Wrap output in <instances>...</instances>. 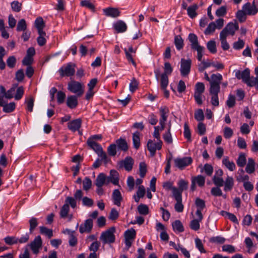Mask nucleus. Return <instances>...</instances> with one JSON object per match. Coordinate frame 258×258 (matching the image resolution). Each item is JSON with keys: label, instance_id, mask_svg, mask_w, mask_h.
Returning <instances> with one entry per match:
<instances>
[{"label": "nucleus", "instance_id": "21", "mask_svg": "<svg viewBox=\"0 0 258 258\" xmlns=\"http://www.w3.org/2000/svg\"><path fill=\"white\" fill-rule=\"evenodd\" d=\"M77 97V95H70L67 97L66 103L69 108L74 109L77 107L78 104Z\"/></svg>", "mask_w": 258, "mask_h": 258}, {"label": "nucleus", "instance_id": "47", "mask_svg": "<svg viewBox=\"0 0 258 258\" xmlns=\"http://www.w3.org/2000/svg\"><path fill=\"white\" fill-rule=\"evenodd\" d=\"M207 47L212 53H215L217 52L216 42L214 40H210L207 44Z\"/></svg>", "mask_w": 258, "mask_h": 258}, {"label": "nucleus", "instance_id": "61", "mask_svg": "<svg viewBox=\"0 0 258 258\" xmlns=\"http://www.w3.org/2000/svg\"><path fill=\"white\" fill-rule=\"evenodd\" d=\"M29 224H30V228H29L30 232H32L38 224V221H37V219L35 217L31 218L29 220Z\"/></svg>", "mask_w": 258, "mask_h": 258}, {"label": "nucleus", "instance_id": "16", "mask_svg": "<svg viewBox=\"0 0 258 258\" xmlns=\"http://www.w3.org/2000/svg\"><path fill=\"white\" fill-rule=\"evenodd\" d=\"M134 164L133 159L131 157L127 156L119 162V166L120 167H123L126 171H130L133 169Z\"/></svg>", "mask_w": 258, "mask_h": 258}, {"label": "nucleus", "instance_id": "56", "mask_svg": "<svg viewBox=\"0 0 258 258\" xmlns=\"http://www.w3.org/2000/svg\"><path fill=\"white\" fill-rule=\"evenodd\" d=\"M138 85L139 82L135 78H133V79L131 80V82L130 84V91L132 93L134 92L138 89Z\"/></svg>", "mask_w": 258, "mask_h": 258}, {"label": "nucleus", "instance_id": "1", "mask_svg": "<svg viewBox=\"0 0 258 258\" xmlns=\"http://www.w3.org/2000/svg\"><path fill=\"white\" fill-rule=\"evenodd\" d=\"M173 71L170 63L166 62L164 63V73L160 75L161 71L160 68H157L154 70L155 78L157 81L159 80L160 76V84L163 88H165L167 84H169L168 76L170 75Z\"/></svg>", "mask_w": 258, "mask_h": 258}, {"label": "nucleus", "instance_id": "57", "mask_svg": "<svg viewBox=\"0 0 258 258\" xmlns=\"http://www.w3.org/2000/svg\"><path fill=\"white\" fill-rule=\"evenodd\" d=\"M216 28V24L214 22L210 23L206 29L205 30L204 33L206 35H209L213 33Z\"/></svg>", "mask_w": 258, "mask_h": 258}, {"label": "nucleus", "instance_id": "5", "mask_svg": "<svg viewBox=\"0 0 258 258\" xmlns=\"http://www.w3.org/2000/svg\"><path fill=\"white\" fill-rule=\"evenodd\" d=\"M223 79L222 76L219 73L212 74L209 81L210 87L209 91L217 92L220 90V84Z\"/></svg>", "mask_w": 258, "mask_h": 258}, {"label": "nucleus", "instance_id": "11", "mask_svg": "<svg viewBox=\"0 0 258 258\" xmlns=\"http://www.w3.org/2000/svg\"><path fill=\"white\" fill-rule=\"evenodd\" d=\"M178 188L175 187L173 189V195L182 196V193L183 190L188 188V182L183 179L179 180L177 183Z\"/></svg>", "mask_w": 258, "mask_h": 258}, {"label": "nucleus", "instance_id": "34", "mask_svg": "<svg viewBox=\"0 0 258 258\" xmlns=\"http://www.w3.org/2000/svg\"><path fill=\"white\" fill-rule=\"evenodd\" d=\"M161 118L159 120L166 121L168 117V113L169 112L168 108L166 106L161 107L159 109Z\"/></svg>", "mask_w": 258, "mask_h": 258}, {"label": "nucleus", "instance_id": "58", "mask_svg": "<svg viewBox=\"0 0 258 258\" xmlns=\"http://www.w3.org/2000/svg\"><path fill=\"white\" fill-rule=\"evenodd\" d=\"M140 176L144 177L147 172V165L145 162H141L139 165Z\"/></svg>", "mask_w": 258, "mask_h": 258}, {"label": "nucleus", "instance_id": "20", "mask_svg": "<svg viewBox=\"0 0 258 258\" xmlns=\"http://www.w3.org/2000/svg\"><path fill=\"white\" fill-rule=\"evenodd\" d=\"M104 15L107 17L116 18L120 15V12L117 8L109 7L103 10Z\"/></svg>", "mask_w": 258, "mask_h": 258}, {"label": "nucleus", "instance_id": "3", "mask_svg": "<svg viewBox=\"0 0 258 258\" xmlns=\"http://www.w3.org/2000/svg\"><path fill=\"white\" fill-rule=\"evenodd\" d=\"M115 231L114 227H111L107 230L102 232L100 239L104 244L112 243L115 241V237L114 234Z\"/></svg>", "mask_w": 258, "mask_h": 258}, {"label": "nucleus", "instance_id": "13", "mask_svg": "<svg viewBox=\"0 0 258 258\" xmlns=\"http://www.w3.org/2000/svg\"><path fill=\"white\" fill-rule=\"evenodd\" d=\"M93 226V221L91 218H89L81 224L79 227V232L81 233H90Z\"/></svg>", "mask_w": 258, "mask_h": 258}, {"label": "nucleus", "instance_id": "36", "mask_svg": "<svg viewBox=\"0 0 258 258\" xmlns=\"http://www.w3.org/2000/svg\"><path fill=\"white\" fill-rule=\"evenodd\" d=\"M246 163L245 155L244 153H240L236 160L237 165L240 167H243Z\"/></svg>", "mask_w": 258, "mask_h": 258}, {"label": "nucleus", "instance_id": "4", "mask_svg": "<svg viewBox=\"0 0 258 258\" xmlns=\"http://www.w3.org/2000/svg\"><path fill=\"white\" fill-rule=\"evenodd\" d=\"M76 65L73 62H69L62 66L58 70L60 76L63 77H72L75 75Z\"/></svg>", "mask_w": 258, "mask_h": 258}, {"label": "nucleus", "instance_id": "39", "mask_svg": "<svg viewBox=\"0 0 258 258\" xmlns=\"http://www.w3.org/2000/svg\"><path fill=\"white\" fill-rule=\"evenodd\" d=\"M138 212L143 215H147L149 213V209L146 205L141 204H140L137 208Z\"/></svg>", "mask_w": 258, "mask_h": 258}, {"label": "nucleus", "instance_id": "2", "mask_svg": "<svg viewBox=\"0 0 258 258\" xmlns=\"http://www.w3.org/2000/svg\"><path fill=\"white\" fill-rule=\"evenodd\" d=\"M87 143L88 146L93 150L98 156L101 158V160L103 161L105 164L108 162L109 160H108L107 155L103 150L100 145L95 141H92L91 139H88Z\"/></svg>", "mask_w": 258, "mask_h": 258}, {"label": "nucleus", "instance_id": "9", "mask_svg": "<svg viewBox=\"0 0 258 258\" xmlns=\"http://www.w3.org/2000/svg\"><path fill=\"white\" fill-rule=\"evenodd\" d=\"M136 235V230L132 228L126 230L124 233L125 244L127 248L131 246L133 241L135 239Z\"/></svg>", "mask_w": 258, "mask_h": 258}, {"label": "nucleus", "instance_id": "59", "mask_svg": "<svg viewBox=\"0 0 258 258\" xmlns=\"http://www.w3.org/2000/svg\"><path fill=\"white\" fill-rule=\"evenodd\" d=\"M205 90V85L203 83L198 82L195 85V93H203Z\"/></svg>", "mask_w": 258, "mask_h": 258}, {"label": "nucleus", "instance_id": "32", "mask_svg": "<svg viewBox=\"0 0 258 258\" xmlns=\"http://www.w3.org/2000/svg\"><path fill=\"white\" fill-rule=\"evenodd\" d=\"M173 229L174 231L182 232L184 231L183 226L179 220H176L172 224Z\"/></svg>", "mask_w": 258, "mask_h": 258}, {"label": "nucleus", "instance_id": "35", "mask_svg": "<svg viewBox=\"0 0 258 258\" xmlns=\"http://www.w3.org/2000/svg\"><path fill=\"white\" fill-rule=\"evenodd\" d=\"M210 94L212 95L211 98V103L214 106H218L219 104V98H218V93L220 92V90H218L217 92H212L211 91H209Z\"/></svg>", "mask_w": 258, "mask_h": 258}, {"label": "nucleus", "instance_id": "49", "mask_svg": "<svg viewBox=\"0 0 258 258\" xmlns=\"http://www.w3.org/2000/svg\"><path fill=\"white\" fill-rule=\"evenodd\" d=\"M171 125H169L168 131L163 135L164 141L168 144L172 143V138L170 133Z\"/></svg>", "mask_w": 258, "mask_h": 258}, {"label": "nucleus", "instance_id": "22", "mask_svg": "<svg viewBox=\"0 0 258 258\" xmlns=\"http://www.w3.org/2000/svg\"><path fill=\"white\" fill-rule=\"evenodd\" d=\"M113 28L117 33H123L126 31L127 25L124 22L118 20L113 24Z\"/></svg>", "mask_w": 258, "mask_h": 258}, {"label": "nucleus", "instance_id": "50", "mask_svg": "<svg viewBox=\"0 0 258 258\" xmlns=\"http://www.w3.org/2000/svg\"><path fill=\"white\" fill-rule=\"evenodd\" d=\"M226 37L227 36L220 34L221 47L224 50H227L229 48V45L226 41Z\"/></svg>", "mask_w": 258, "mask_h": 258}, {"label": "nucleus", "instance_id": "10", "mask_svg": "<svg viewBox=\"0 0 258 258\" xmlns=\"http://www.w3.org/2000/svg\"><path fill=\"white\" fill-rule=\"evenodd\" d=\"M191 64V60L190 59H185L181 58L180 69L181 76L185 77L189 74L190 71Z\"/></svg>", "mask_w": 258, "mask_h": 258}, {"label": "nucleus", "instance_id": "63", "mask_svg": "<svg viewBox=\"0 0 258 258\" xmlns=\"http://www.w3.org/2000/svg\"><path fill=\"white\" fill-rule=\"evenodd\" d=\"M148 121L151 125H155L158 122V119L157 116L154 113L150 114L148 117Z\"/></svg>", "mask_w": 258, "mask_h": 258}, {"label": "nucleus", "instance_id": "43", "mask_svg": "<svg viewBox=\"0 0 258 258\" xmlns=\"http://www.w3.org/2000/svg\"><path fill=\"white\" fill-rule=\"evenodd\" d=\"M174 44L178 50H180L183 46V40L180 35H177L175 37Z\"/></svg>", "mask_w": 258, "mask_h": 258}, {"label": "nucleus", "instance_id": "19", "mask_svg": "<svg viewBox=\"0 0 258 258\" xmlns=\"http://www.w3.org/2000/svg\"><path fill=\"white\" fill-rule=\"evenodd\" d=\"M82 119L81 118H77L69 122L68 127L71 131L75 132L80 129Z\"/></svg>", "mask_w": 258, "mask_h": 258}, {"label": "nucleus", "instance_id": "45", "mask_svg": "<svg viewBox=\"0 0 258 258\" xmlns=\"http://www.w3.org/2000/svg\"><path fill=\"white\" fill-rule=\"evenodd\" d=\"M26 29L27 24L25 20L24 19H21L18 23L17 26V31L18 32L24 31L26 30Z\"/></svg>", "mask_w": 258, "mask_h": 258}, {"label": "nucleus", "instance_id": "17", "mask_svg": "<svg viewBox=\"0 0 258 258\" xmlns=\"http://www.w3.org/2000/svg\"><path fill=\"white\" fill-rule=\"evenodd\" d=\"M243 10L248 15H255L258 12V8L256 5H251L249 3L245 4L243 6Z\"/></svg>", "mask_w": 258, "mask_h": 258}, {"label": "nucleus", "instance_id": "41", "mask_svg": "<svg viewBox=\"0 0 258 258\" xmlns=\"http://www.w3.org/2000/svg\"><path fill=\"white\" fill-rule=\"evenodd\" d=\"M245 82L247 86L249 87L256 86V89L258 90V78L257 77H250Z\"/></svg>", "mask_w": 258, "mask_h": 258}, {"label": "nucleus", "instance_id": "6", "mask_svg": "<svg viewBox=\"0 0 258 258\" xmlns=\"http://www.w3.org/2000/svg\"><path fill=\"white\" fill-rule=\"evenodd\" d=\"M68 89L71 92L76 94L79 97L81 96L84 93L83 85L75 80H71L68 83Z\"/></svg>", "mask_w": 258, "mask_h": 258}, {"label": "nucleus", "instance_id": "31", "mask_svg": "<svg viewBox=\"0 0 258 258\" xmlns=\"http://www.w3.org/2000/svg\"><path fill=\"white\" fill-rule=\"evenodd\" d=\"M222 163L230 171H233L235 169L236 166L233 161H229L228 157H224L222 160Z\"/></svg>", "mask_w": 258, "mask_h": 258}, {"label": "nucleus", "instance_id": "18", "mask_svg": "<svg viewBox=\"0 0 258 258\" xmlns=\"http://www.w3.org/2000/svg\"><path fill=\"white\" fill-rule=\"evenodd\" d=\"M235 72V77L239 80L241 79L245 83L250 76V71L248 69H245L243 71L236 70Z\"/></svg>", "mask_w": 258, "mask_h": 258}, {"label": "nucleus", "instance_id": "23", "mask_svg": "<svg viewBox=\"0 0 258 258\" xmlns=\"http://www.w3.org/2000/svg\"><path fill=\"white\" fill-rule=\"evenodd\" d=\"M112 198L114 204L117 206H120L121 202L122 200V197L118 189H116L113 190L112 195Z\"/></svg>", "mask_w": 258, "mask_h": 258}, {"label": "nucleus", "instance_id": "48", "mask_svg": "<svg viewBox=\"0 0 258 258\" xmlns=\"http://www.w3.org/2000/svg\"><path fill=\"white\" fill-rule=\"evenodd\" d=\"M70 211L69 206L67 204H64L61 207L60 211V216L61 218H65L67 217Z\"/></svg>", "mask_w": 258, "mask_h": 258}, {"label": "nucleus", "instance_id": "51", "mask_svg": "<svg viewBox=\"0 0 258 258\" xmlns=\"http://www.w3.org/2000/svg\"><path fill=\"white\" fill-rule=\"evenodd\" d=\"M57 95H56V98H57V103L59 104H62L64 103L66 95V94L61 91H57Z\"/></svg>", "mask_w": 258, "mask_h": 258}, {"label": "nucleus", "instance_id": "60", "mask_svg": "<svg viewBox=\"0 0 258 258\" xmlns=\"http://www.w3.org/2000/svg\"><path fill=\"white\" fill-rule=\"evenodd\" d=\"M201 222V221L198 220V219H194L192 221H191L190 223V228L195 230L197 231L200 229V222Z\"/></svg>", "mask_w": 258, "mask_h": 258}, {"label": "nucleus", "instance_id": "28", "mask_svg": "<svg viewBox=\"0 0 258 258\" xmlns=\"http://www.w3.org/2000/svg\"><path fill=\"white\" fill-rule=\"evenodd\" d=\"M255 171V162L254 160L251 158L248 159V162L246 164L245 168V171L248 174H251Z\"/></svg>", "mask_w": 258, "mask_h": 258}, {"label": "nucleus", "instance_id": "15", "mask_svg": "<svg viewBox=\"0 0 258 258\" xmlns=\"http://www.w3.org/2000/svg\"><path fill=\"white\" fill-rule=\"evenodd\" d=\"M107 183H112L114 185L119 184V173L115 170H111L109 176H106Z\"/></svg>", "mask_w": 258, "mask_h": 258}, {"label": "nucleus", "instance_id": "42", "mask_svg": "<svg viewBox=\"0 0 258 258\" xmlns=\"http://www.w3.org/2000/svg\"><path fill=\"white\" fill-rule=\"evenodd\" d=\"M40 232L41 234L47 236L49 238H50L53 236L52 230L48 229L45 226L40 227Z\"/></svg>", "mask_w": 258, "mask_h": 258}, {"label": "nucleus", "instance_id": "38", "mask_svg": "<svg viewBox=\"0 0 258 258\" xmlns=\"http://www.w3.org/2000/svg\"><path fill=\"white\" fill-rule=\"evenodd\" d=\"M3 107L4 112L6 113H10L15 110L16 108V104L15 102L5 103Z\"/></svg>", "mask_w": 258, "mask_h": 258}, {"label": "nucleus", "instance_id": "8", "mask_svg": "<svg viewBox=\"0 0 258 258\" xmlns=\"http://www.w3.org/2000/svg\"><path fill=\"white\" fill-rule=\"evenodd\" d=\"M239 29L238 24L237 23H229L220 32L221 35L227 36L228 34L234 35L236 30Z\"/></svg>", "mask_w": 258, "mask_h": 258}, {"label": "nucleus", "instance_id": "53", "mask_svg": "<svg viewBox=\"0 0 258 258\" xmlns=\"http://www.w3.org/2000/svg\"><path fill=\"white\" fill-rule=\"evenodd\" d=\"M5 242L8 245H13L18 242V238L15 236H7L4 238Z\"/></svg>", "mask_w": 258, "mask_h": 258}, {"label": "nucleus", "instance_id": "52", "mask_svg": "<svg viewBox=\"0 0 258 258\" xmlns=\"http://www.w3.org/2000/svg\"><path fill=\"white\" fill-rule=\"evenodd\" d=\"M117 147L115 144L110 145L107 148V153L110 156H114L116 154Z\"/></svg>", "mask_w": 258, "mask_h": 258}, {"label": "nucleus", "instance_id": "33", "mask_svg": "<svg viewBox=\"0 0 258 258\" xmlns=\"http://www.w3.org/2000/svg\"><path fill=\"white\" fill-rule=\"evenodd\" d=\"M140 134L139 132L137 131L133 135V142L134 147L138 149L140 146Z\"/></svg>", "mask_w": 258, "mask_h": 258}, {"label": "nucleus", "instance_id": "44", "mask_svg": "<svg viewBox=\"0 0 258 258\" xmlns=\"http://www.w3.org/2000/svg\"><path fill=\"white\" fill-rule=\"evenodd\" d=\"M82 7H86L92 11H95V6L91 2L90 0H83L80 3Z\"/></svg>", "mask_w": 258, "mask_h": 258}, {"label": "nucleus", "instance_id": "14", "mask_svg": "<svg viewBox=\"0 0 258 258\" xmlns=\"http://www.w3.org/2000/svg\"><path fill=\"white\" fill-rule=\"evenodd\" d=\"M191 157H187L183 158H176L174 160L175 165L180 169L182 170L192 163Z\"/></svg>", "mask_w": 258, "mask_h": 258}, {"label": "nucleus", "instance_id": "37", "mask_svg": "<svg viewBox=\"0 0 258 258\" xmlns=\"http://www.w3.org/2000/svg\"><path fill=\"white\" fill-rule=\"evenodd\" d=\"M68 233L69 234V243L70 246H75L77 244V238L74 234V232L67 229Z\"/></svg>", "mask_w": 258, "mask_h": 258}, {"label": "nucleus", "instance_id": "30", "mask_svg": "<svg viewBox=\"0 0 258 258\" xmlns=\"http://www.w3.org/2000/svg\"><path fill=\"white\" fill-rule=\"evenodd\" d=\"M198 6L196 4L188 7L187 9L188 16L191 19L195 18L197 16L196 11L198 10Z\"/></svg>", "mask_w": 258, "mask_h": 258}, {"label": "nucleus", "instance_id": "25", "mask_svg": "<svg viewBox=\"0 0 258 258\" xmlns=\"http://www.w3.org/2000/svg\"><path fill=\"white\" fill-rule=\"evenodd\" d=\"M116 147H118L119 150H120L123 152H126L128 150V146L126 140L121 138L116 140L115 144Z\"/></svg>", "mask_w": 258, "mask_h": 258}, {"label": "nucleus", "instance_id": "12", "mask_svg": "<svg viewBox=\"0 0 258 258\" xmlns=\"http://www.w3.org/2000/svg\"><path fill=\"white\" fill-rule=\"evenodd\" d=\"M42 241L40 236L38 235L35 237L33 241L30 244V248L35 254H37L39 252V249L41 248Z\"/></svg>", "mask_w": 258, "mask_h": 258}, {"label": "nucleus", "instance_id": "62", "mask_svg": "<svg viewBox=\"0 0 258 258\" xmlns=\"http://www.w3.org/2000/svg\"><path fill=\"white\" fill-rule=\"evenodd\" d=\"M11 8L13 11L16 12H19L22 9V4L18 1H14L11 3Z\"/></svg>", "mask_w": 258, "mask_h": 258}, {"label": "nucleus", "instance_id": "55", "mask_svg": "<svg viewBox=\"0 0 258 258\" xmlns=\"http://www.w3.org/2000/svg\"><path fill=\"white\" fill-rule=\"evenodd\" d=\"M244 41L239 38L237 41H236L233 44V48L235 50H240L243 48L244 46Z\"/></svg>", "mask_w": 258, "mask_h": 258}, {"label": "nucleus", "instance_id": "7", "mask_svg": "<svg viewBox=\"0 0 258 258\" xmlns=\"http://www.w3.org/2000/svg\"><path fill=\"white\" fill-rule=\"evenodd\" d=\"M163 142L162 141L157 140L155 142L152 140H149L147 142V148L150 153L152 157L155 155L156 150H160L162 149Z\"/></svg>", "mask_w": 258, "mask_h": 258}, {"label": "nucleus", "instance_id": "54", "mask_svg": "<svg viewBox=\"0 0 258 258\" xmlns=\"http://www.w3.org/2000/svg\"><path fill=\"white\" fill-rule=\"evenodd\" d=\"M195 205L197 206L198 210H203L206 207L205 202L199 198H196Z\"/></svg>", "mask_w": 258, "mask_h": 258}, {"label": "nucleus", "instance_id": "46", "mask_svg": "<svg viewBox=\"0 0 258 258\" xmlns=\"http://www.w3.org/2000/svg\"><path fill=\"white\" fill-rule=\"evenodd\" d=\"M8 67L10 69L14 68L17 62V59L14 55L9 56L6 60Z\"/></svg>", "mask_w": 258, "mask_h": 258}, {"label": "nucleus", "instance_id": "29", "mask_svg": "<svg viewBox=\"0 0 258 258\" xmlns=\"http://www.w3.org/2000/svg\"><path fill=\"white\" fill-rule=\"evenodd\" d=\"M224 183V190L225 191H230L234 185V179L232 177H230L228 176L226 179H225Z\"/></svg>", "mask_w": 258, "mask_h": 258}, {"label": "nucleus", "instance_id": "64", "mask_svg": "<svg viewBox=\"0 0 258 258\" xmlns=\"http://www.w3.org/2000/svg\"><path fill=\"white\" fill-rule=\"evenodd\" d=\"M83 189L88 190L92 186V181L89 177H85L83 181Z\"/></svg>", "mask_w": 258, "mask_h": 258}, {"label": "nucleus", "instance_id": "40", "mask_svg": "<svg viewBox=\"0 0 258 258\" xmlns=\"http://www.w3.org/2000/svg\"><path fill=\"white\" fill-rule=\"evenodd\" d=\"M191 179L194 180L199 186H203L205 184V178L201 175L193 177Z\"/></svg>", "mask_w": 258, "mask_h": 258}, {"label": "nucleus", "instance_id": "24", "mask_svg": "<svg viewBox=\"0 0 258 258\" xmlns=\"http://www.w3.org/2000/svg\"><path fill=\"white\" fill-rule=\"evenodd\" d=\"M96 186H103L104 185H108L106 180V176L103 173H99L95 182Z\"/></svg>", "mask_w": 258, "mask_h": 258}, {"label": "nucleus", "instance_id": "26", "mask_svg": "<svg viewBox=\"0 0 258 258\" xmlns=\"http://www.w3.org/2000/svg\"><path fill=\"white\" fill-rule=\"evenodd\" d=\"M176 201L174 206L175 210L177 212H182L183 210L184 206L182 204V196L173 195V197Z\"/></svg>", "mask_w": 258, "mask_h": 258}, {"label": "nucleus", "instance_id": "27", "mask_svg": "<svg viewBox=\"0 0 258 258\" xmlns=\"http://www.w3.org/2000/svg\"><path fill=\"white\" fill-rule=\"evenodd\" d=\"M188 39L191 43V48L192 49H195L199 46L198 38L197 36L194 33H190L188 35Z\"/></svg>", "mask_w": 258, "mask_h": 258}]
</instances>
